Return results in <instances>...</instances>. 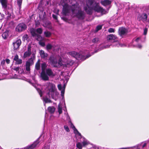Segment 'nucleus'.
Here are the masks:
<instances>
[{
  "mask_svg": "<svg viewBox=\"0 0 149 149\" xmlns=\"http://www.w3.org/2000/svg\"><path fill=\"white\" fill-rule=\"evenodd\" d=\"M62 5L63 6V13L64 15H66L69 13L71 10V11L73 14L76 13L77 12H78L77 15L78 18L80 19H83L84 18V13L80 10L78 5L75 4L72 7L69 6L67 3L63 4Z\"/></svg>",
  "mask_w": 149,
  "mask_h": 149,
  "instance_id": "nucleus-1",
  "label": "nucleus"
},
{
  "mask_svg": "<svg viewBox=\"0 0 149 149\" xmlns=\"http://www.w3.org/2000/svg\"><path fill=\"white\" fill-rule=\"evenodd\" d=\"M94 0H87L86 4L84 7V10L88 13L90 14L91 13L92 9L95 11L101 13L102 14L106 13L105 10L99 5L98 3H95Z\"/></svg>",
  "mask_w": 149,
  "mask_h": 149,
  "instance_id": "nucleus-2",
  "label": "nucleus"
},
{
  "mask_svg": "<svg viewBox=\"0 0 149 149\" xmlns=\"http://www.w3.org/2000/svg\"><path fill=\"white\" fill-rule=\"evenodd\" d=\"M69 54L70 55L74 57L77 59L82 61L84 60L91 56V55H87L86 57L85 54H83L82 52H80L79 53H78L74 51L69 52Z\"/></svg>",
  "mask_w": 149,
  "mask_h": 149,
  "instance_id": "nucleus-3",
  "label": "nucleus"
},
{
  "mask_svg": "<svg viewBox=\"0 0 149 149\" xmlns=\"http://www.w3.org/2000/svg\"><path fill=\"white\" fill-rule=\"evenodd\" d=\"M47 65L45 63H43L41 64L42 72L41 73V76L42 80L44 81L49 80V77L46 74L45 70L47 67Z\"/></svg>",
  "mask_w": 149,
  "mask_h": 149,
  "instance_id": "nucleus-4",
  "label": "nucleus"
},
{
  "mask_svg": "<svg viewBox=\"0 0 149 149\" xmlns=\"http://www.w3.org/2000/svg\"><path fill=\"white\" fill-rule=\"evenodd\" d=\"M35 54L33 53L32 54L31 57L26 62L25 67L26 70L28 71L30 70V67L33 64V61L35 58Z\"/></svg>",
  "mask_w": 149,
  "mask_h": 149,
  "instance_id": "nucleus-5",
  "label": "nucleus"
},
{
  "mask_svg": "<svg viewBox=\"0 0 149 149\" xmlns=\"http://www.w3.org/2000/svg\"><path fill=\"white\" fill-rule=\"evenodd\" d=\"M48 84V89L49 90V94L52 92L53 93H55L56 95H58V93L56 91V89L55 85L50 83H49Z\"/></svg>",
  "mask_w": 149,
  "mask_h": 149,
  "instance_id": "nucleus-6",
  "label": "nucleus"
},
{
  "mask_svg": "<svg viewBox=\"0 0 149 149\" xmlns=\"http://www.w3.org/2000/svg\"><path fill=\"white\" fill-rule=\"evenodd\" d=\"M128 32V30L127 29L124 27H121L118 29L119 34L121 36L126 35Z\"/></svg>",
  "mask_w": 149,
  "mask_h": 149,
  "instance_id": "nucleus-7",
  "label": "nucleus"
},
{
  "mask_svg": "<svg viewBox=\"0 0 149 149\" xmlns=\"http://www.w3.org/2000/svg\"><path fill=\"white\" fill-rule=\"evenodd\" d=\"M26 28V25L22 23L19 24L16 28V31L20 32L25 30Z\"/></svg>",
  "mask_w": 149,
  "mask_h": 149,
  "instance_id": "nucleus-8",
  "label": "nucleus"
},
{
  "mask_svg": "<svg viewBox=\"0 0 149 149\" xmlns=\"http://www.w3.org/2000/svg\"><path fill=\"white\" fill-rule=\"evenodd\" d=\"M30 31L33 36L37 37L36 39L38 41H40L42 40V37L40 35L36 33L35 29H31Z\"/></svg>",
  "mask_w": 149,
  "mask_h": 149,
  "instance_id": "nucleus-9",
  "label": "nucleus"
},
{
  "mask_svg": "<svg viewBox=\"0 0 149 149\" xmlns=\"http://www.w3.org/2000/svg\"><path fill=\"white\" fill-rule=\"evenodd\" d=\"M0 2L2 5L3 8L5 10H7L9 8L7 0H0Z\"/></svg>",
  "mask_w": 149,
  "mask_h": 149,
  "instance_id": "nucleus-10",
  "label": "nucleus"
},
{
  "mask_svg": "<svg viewBox=\"0 0 149 149\" xmlns=\"http://www.w3.org/2000/svg\"><path fill=\"white\" fill-rule=\"evenodd\" d=\"M21 42V41L19 39L17 40L15 42H13V49L15 50L19 49Z\"/></svg>",
  "mask_w": 149,
  "mask_h": 149,
  "instance_id": "nucleus-11",
  "label": "nucleus"
},
{
  "mask_svg": "<svg viewBox=\"0 0 149 149\" xmlns=\"http://www.w3.org/2000/svg\"><path fill=\"white\" fill-rule=\"evenodd\" d=\"M31 47L29 45L28 47L27 50L26 51L24 54L23 58H26L29 56L31 54Z\"/></svg>",
  "mask_w": 149,
  "mask_h": 149,
  "instance_id": "nucleus-12",
  "label": "nucleus"
},
{
  "mask_svg": "<svg viewBox=\"0 0 149 149\" xmlns=\"http://www.w3.org/2000/svg\"><path fill=\"white\" fill-rule=\"evenodd\" d=\"M45 73L48 77L49 76L51 77H53L56 75L55 74L52 72V70L49 68L46 69Z\"/></svg>",
  "mask_w": 149,
  "mask_h": 149,
  "instance_id": "nucleus-13",
  "label": "nucleus"
},
{
  "mask_svg": "<svg viewBox=\"0 0 149 149\" xmlns=\"http://www.w3.org/2000/svg\"><path fill=\"white\" fill-rule=\"evenodd\" d=\"M50 63L52 64L54 67H56L57 66V61L56 59L53 56L50 57L49 59Z\"/></svg>",
  "mask_w": 149,
  "mask_h": 149,
  "instance_id": "nucleus-14",
  "label": "nucleus"
},
{
  "mask_svg": "<svg viewBox=\"0 0 149 149\" xmlns=\"http://www.w3.org/2000/svg\"><path fill=\"white\" fill-rule=\"evenodd\" d=\"M39 53L40 55L42 58H46L47 56V54L45 53L44 51L42 50H40Z\"/></svg>",
  "mask_w": 149,
  "mask_h": 149,
  "instance_id": "nucleus-15",
  "label": "nucleus"
},
{
  "mask_svg": "<svg viewBox=\"0 0 149 149\" xmlns=\"http://www.w3.org/2000/svg\"><path fill=\"white\" fill-rule=\"evenodd\" d=\"M117 38V37L114 35L110 34L107 36V40H115Z\"/></svg>",
  "mask_w": 149,
  "mask_h": 149,
  "instance_id": "nucleus-16",
  "label": "nucleus"
},
{
  "mask_svg": "<svg viewBox=\"0 0 149 149\" xmlns=\"http://www.w3.org/2000/svg\"><path fill=\"white\" fill-rule=\"evenodd\" d=\"M101 3L102 5L106 6L110 4L111 3V1L108 0H104L101 1Z\"/></svg>",
  "mask_w": 149,
  "mask_h": 149,
  "instance_id": "nucleus-17",
  "label": "nucleus"
},
{
  "mask_svg": "<svg viewBox=\"0 0 149 149\" xmlns=\"http://www.w3.org/2000/svg\"><path fill=\"white\" fill-rule=\"evenodd\" d=\"M48 111L51 113H53L55 110V108L53 106L49 107H48Z\"/></svg>",
  "mask_w": 149,
  "mask_h": 149,
  "instance_id": "nucleus-18",
  "label": "nucleus"
},
{
  "mask_svg": "<svg viewBox=\"0 0 149 149\" xmlns=\"http://www.w3.org/2000/svg\"><path fill=\"white\" fill-rule=\"evenodd\" d=\"M8 36V31H6L3 33L2 36L4 39H7Z\"/></svg>",
  "mask_w": 149,
  "mask_h": 149,
  "instance_id": "nucleus-19",
  "label": "nucleus"
},
{
  "mask_svg": "<svg viewBox=\"0 0 149 149\" xmlns=\"http://www.w3.org/2000/svg\"><path fill=\"white\" fill-rule=\"evenodd\" d=\"M44 34L45 37L49 38L51 36V33L50 32L47 31L44 32Z\"/></svg>",
  "mask_w": 149,
  "mask_h": 149,
  "instance_id": "nucleus-20",
  "label": "nucleus"
},
{
  "mask_svg": "<svg viewBox=\"0 0 149 149\" xmlns=\"http://www.w3.org/2000/svg\"><path fill=\"white\" fill-rule=\"evenodd\" d=\"M46 48L48 50H50L52 49H53L54 50L55 49L54 48V46L49 44H48L47 45Z\"/></svg>",
  "mask_w": 149,
  "mask_h": 149,
  "instance_id": "nucleus-21",
  "label": "nucleus"
},
{
  "mask_svg": "<svg viewBox=\"0 0 149 149\" xmlns=\"http://www.w3.org/2000/svg\"><path fill=\"white\" fill-rule=\"evenodd\" d=\"M76 146L79 149H82L83 146V145H82V143L79 142L77 144Z\"/></svg>",
  "mask_w": 149,
  "mask_h": 149,
  "instance_id": "nucleus-22",
  "label": "nucleus"
},
{
  "mask_svg": "<svg viewBox=\"0 0 149 149\" xmlns=\"http://www.w3.org/2000/svg\"><path fill=\"white\" fill-rule=\"evenodd\" d=\"M36 68L37 70H38L40 68V63L39 61H38L36 65Z\"/></svg>",
  "mask_w": 149,
  "mask_h": 149,
  "instance_id": "nucleus-23",
  "label": "nucleus"
},
{
  "mask_svg": "<svg viewBox=\"0 0 149 149\" xmlns=\"http://www.w3.org/2000/svg\"><path fill=\"white\" fill-rule=\"evenodd\" d=\"M58 112L59 114H60L62 113V107L60 105H58Z\"/></svg>",
  "mask_w": 149,
  "mask_h": 149,
  "instance_id": "nucleus-24",
  "label": "nucleus"
},
{
  "mask_svg": "<svg viewBox=\"0 0 149 149\" xmlns=\"http://www.w3.org/2000/svg\"><path fill=\"white\" fill-rule=\"evenodd\" d=\"M74 63V62L73 61H68L67 63V66H71L73 65Z\"/></svg>",
  "mask_w": 149,
  "mask_h": 149,
  "instance_id": "nucleus-25",
  "label": "nucleus"
},
{
  "mask_svg": "<svg viewBox=\"0 0 149 149\" xmlns=\"http://www.w3.org/2000/svg\"><path fill=\"white\" fill-rule=\"evenodd\" d=\"M22 0H17V4L19 6V8L20 9Z\"/></svg>",
  "mask_w": 149,
  "mask_h": 149,
  "instance_id": "nucleus-26",
  "label": "nucleus"
},
{
  "mask_svg": "<svg viewBox=\"0 0 149 149\" xmlns=\"http://www.w3.org/2000/svg\"><path fill=\"white\" fill-rule=\"evenodd\" d=\"M49 94L51 95L53 99H55L56 97L58 95H56L55 93H53L52 92H51Z\"/></svg>",
  "mask_w": 149,
  "mask_h": 149,
  "instance_id": "nucleus-27",
  "label": "nucleus"
},
{
  "mask_svg": "<svg viewBox=\"0 0 149 149\" xmlns=\"http://www.w3.org/2000/svg\"><path fill=\"white\" fill-rule=\"evenodd\" d=\"M42 32V29L41 28H39L37 29L36 32L39 34H41Z\"/></svg>",
  "mask_w": 149,
  "mask_h": 149,
  "instance_id": "nucleus-28",
  "label": "nucleus"
},
{
  "mask_svg": "<svg viewBox=\"0 0 149 149\" xmlns=\"http://www.w3.org/2000/svg\"><path fill=\"white\" fill-rule=\"evenodd\" d=\"M22 63V60L20 59H18L16 61V63L18 64H21Z\"/></svg>",
  "mask_w": 149,
  "mask_h": 149,
  "instance_id": "nucleus-29",
  "label": "nucleus"
},
{
  "mask_svg": "<svg viewBox=\"0 0 149 149\" xmlns=\"http://www.w3.org/2000/svg\"><path fill=\"white\" fill-rule=\"evenodd\" d=\"M99 41V38H95L93 39L92 40V42L93 43H96Z\"/></svg>",
  "mask_w": 149,
  "mask_h": 149,
  "instance_id": "nucleus-30",
  "label": "nucleus"
},
{
  "mask_svg": "<svg viewBox=\"0 0 149 149\" xmlns=\"http://www.w3.org/2000/svg\"><path fill=\"white\" fill-rule=\"evenodd\" d=\"M83 146H85L88 145V143L87 141H84L82 142Z\"/></svg>",
  "mask_w": 149,
  "mask_h": 149,
  "instance_id": "nucleus-31",
  "label": "nucleus"
},
{
  "mask_svg": "<svg viewBox=\"0 0 149 149\" xmlns=\"http://www.w3.org/2000/svg\"><path fill=\"white\" fill-rule=\"evenodd\" d=\"M142 16L143 17V19L146 20L147 18V15L146 13H144L142 15Z\"/></svg>",
  "mask_w": 149,
  "mask_h": 149,
  "instance_id": "nucleus-32",
  "label": "nucleus"
},
{
  "mask_svg": "<svg viewBox=\"0 0 149 149\" xmlns=\"http://www.w3.org/2000/svg\"><path fill=\"white\" fill-rule=\"evenodd\" d=\"M108 31L109 33H113L115 32V29L112 28H110L109 29Z\"/></svg>",
  "mask_w": 149,
  "mask_h": 149,
  "instance_id": "nucleus-33",
  "label": "nucleus"
},
{
  "mask_svg": "<svg viewBox=\"0 0 149 149\" xmlns=\"http://www.w3.org/2000/svg\"><path fill=\"white\" fill-rule=\"evenodd\" d=\"M102 28V26L101 25H99L97 26L96 28V32H97L99 30L101 29Z\"/></svg>",
  "mask_w": 149,
  "mask_h": 149,
  "instance_id": "nucleus-34",
  "label": "nucleus"
},
{
  "mask_svg": "<svg viewBox=\"0 0 149 149\" xmlns=\"http://www.w3.org/2000/svg\"><path fill=\"white\" fill-rule=\"evenodd\" d=\"M44 100L45 103L50 102H51V100L47 98H44Z\"/></svg>",
  "mask_w": 149,
  "mask_h": 149,
  "instance_id": "nucleus-35",
  "label": "nucleus"
},
{
  "mask_svg": "<svg viewBox=\"0 0 149 149\" xmlns=\"http://www.w3.org/2000/svg\"><path fill=\"white\" fill-rule=\"evenodd\" d=\"M4 18V15L3 14H1L0 12V20L3 19Z\"/></svg>",
  "mask_w": 149,
  "mask_h": 149,
  "instance_id": "nucleus-36",
  "label": "nucleus"
},
{
  "mask_svg": "<svg viewBox=\"0 0 149 149\" xmlns=\"http://www.w3.org/2000/svg\"><path fill=\"white\" fill-rule=\"evenodd\" d=\"M137 18H138V19H139V20H141L142 19H143V17L142 16V15H139L138 16Z\"/></svg>",
  "mask_w": 149,
  "mask_h": 149,
  "instance_id": "nucleus-37",
  "label": "nucleus"
},
{
  "mask_svg": "<svg viewBox=\"0 0 149 149\" xmlns=\"http://www.w3.org/2000/svg\"><path fill=\"white\" fill-rule=\"evenodd\" d=\"M19 59L18 56L17 54H16L15 56L13 59L16 61Z\"/></svg>",
  "mask_w": 149,
  "mask_h": 149,
  "instance_id": "nucleus-38",
  "label": "nucleus"
},
{
  "mask_svg": "<svg viewBox=\"0 0 149 149\" xmlns=\"http://www.w3.org/2000/svg\"><path fill=\"white\" fill-rule=\"evenodd\" d=\"M64 128L65 129V130L67 132H69V129L68 127L67 126L65 125L64 126Z\"/></svg>",
  "mask_w": 149,
  "mask_h": 149,
  "instance_id": "nucleus-39",
  "label": "nucleus"
},
{
  "mask_svg": "<svg viewBox=\"0 0 149 149\" xmlns=\"http://www.w3.org/2000/svg\"><path fill=\"white\" fill-rule=\"evenodd\" d=\"M42 40L40 41H39V44L40 45H42V46H44L45 45V43L44 42H41V41L42 40Z\"/></svg>",
  "mask_w": 149,
  "mask_h": 149,
  "instance_id": "nucleus-40",
  "label": "nucleus"
},
{
  "mask_svg": "<svg viewBox=\"0 0 149 149\" xmlns=\"http://www.w3.org/2000/svg\"><path fill=\"white\" fill-rule=\"evenodd\" d=\"M65 88H64L63 89H62V90H61V96H62V97H63L64 95V92H65Z\"/></svg>",
  "mask_w": 149,
  "mask_h": 149,
  "instance_id": "nucleus-41",
  "label": "nucleus"
},
{
  "mask_svg": "<svg viewBox=\"0 0 149 149\" xmlns=\"http://www.w3.org/2000/svg\"><path fill=\"white\" fill-rule=\"evenodd\" d=\"M71 125H72V127L74 129H74V131L75 130H76V131L78 132V133L79 134V135H81V134L79 133L77 131V130H76V128H75L74 127V126L73 125V124H72V123H71Z\"/></svg>",
  "mask_w": 149,
  "mask_h": 149,
  "instance_id": "nucleus-42",
  "label": "nucleus"
},
{
  "mask_svg": "<svg viewBox=\"0 0 149 149\" xmlns=\"http://www.w3.org/2000/svg\"><path fill=\"white\" fill-rule=\"evenodd\" d=\"M58 89L60 90H61L62 89V87L61 86V84H58Z\"/></svg>",
  "mask_w": 149,
  "mask_h": 149,
  "instance_id": "nucleus-43",
  "label": "nucleus"
},
{
  "mask_svg": "<svg viewBox=\"0 0 149 149\" xmlns=\"http://www.w3.org/2000/svg\"><path fill=\"white\" fill-rule=\"evenodd\" d=\"M61 58H60L59 59V62L58 63V64H59V65L61 66L62 65V62H61Z\"/></svg>",
  "mask_w": 149,
  "mask_h": 149,
  "instance_id": "nucleus-44",
  "label": "nucleus"
},
{
  "mask_svg": "<svg viewBox=\"0 0 149 149\" xmlns=\"http://www.w3.org/2000/svg\"><path fill=\"white\" fill-rule=\"evenodd\" d=\"M52 17L55 19H57V16L56 15H53Z\"/></svg>",
  "mask_w": 149,
  "mask_h": 149,
  "instance_id": "nucleus-45",
  "label": "nucleus"
},
{
  "mask_svg": "<svg viewBox=\"0 0 149 149\" xmlns=\"http://www.w3.org/2000/svg\"><path fill=\"white\" fill-rule=\"evenodd\" d=\"M147 29H145L144 31V34L146 35L147 34Z\"/></svg>",
  "mask_w": 149,
  "mask_h": 149,
  "instance_id": "nucleus-46",
  "label": "nucleus"
},
{
  "mask_svg": "<svg viewBox=\"0 0 149 149\" xmlns=\"http://www.w3.org/2000/svg\"><path fill=\"white\" fill-rule=\"evenodd\" d=\"M19 67H16L15 68H14V70H16V71H18L19 70Z\"/></svg>",
  "mask_w": 149,
  "mask_h": 149,
  "instance_id": "nucleus-47",
  "label": "nucleus"
},
{
  "mask_svg": "<svg viewBox=\"0 0 149 149\" xmlns=\"http://www.w3.org/2000/svg\"><path fill=\"white\" fill-rule=\"evenodd\" d=\"M6 62L8 64L10 63V60L8 59H6Z\"/></svg>",
  "mask_w": 149,
  "mask_h": 149,
  "instance_id": "nucleus-48",
  "label": "nucleus"
},
{
  "mask_svg": "<svg viewBox=\"0 0 149 149\" xmlns=\"http://www.w3.org/2000/svg\"><path fill=\"white\" fill-rule=\"evenodd\" d=\"M146 10L148 12H149V6L147 7Z\"/></svg>",
  "mask_w": 149,
  "mask_h": 149,
  "instance_id": "nucleus-49",
  "label": "nucleus"
},
{
  "mask_svg": "<svg viewBox=\"0 0 149 149\" xmlns=\"http://www.w3.org/2000/svg\"><path fill=\"white\" fill-rule=\"evenodd\" d=\"M146 143H144L143 145L142 146V148H144L146 145Z\"/></svg>",
  "mask_w": 149,
  "mask_h": 149,
  "instance_id": "nucleus-50",
  "label": "nucleus"
},
{
  "mask_svg": "<svg viewBox=\"0 0 149 149\" xmlns=\"http://www.w3.org/2000/svg\"><path fill=\"white\" fill-rule=\"evenodd\" d=\"M139 39H140L139 38H138L136 39L135 41L136 42H138V40H139Z\"/></svg>",
  "mask_w": 149,
  "mask_h": 149,
  "instance_id": "nucleus-51",
  "label": "nucleus"
},
{
  "mask_svg": "<svg viewBox=\"0 0 149 149\" xmlns=\"http://www.w3.org/2000/svg\"><path fill=\"white\" fill-rule=\"evenodd\" d=\"M39 94L41 97L42 96V93L41 91L39 93Z\"/></svg>",
  "mask_w": 149,
  "mask_h": 149,
  "instance_id": "nucleus-52",
  "label": "nucleus"
},
{
  "mask_svg": "<svg viewBox=\"0 0 149 149\" xmlns=\"http://www.w3.org/2000/svg\"><path fill=\"white\" fill-rule=\"evenodd\" d=\"M109 47V45H107V47H106V46L104 47V48H106Z\"/></svg>",
  "mask_w": 149,
  "mask_h": 149,
  "instance_id": "nucleus-53",
  "label": "nucleus"
},
{
  "mask_svg": "<svg viewBox=\"0 0 149 149\" xmlns=\"http://www.w3.org/2000/svg\"><path fill=\"white\" fill-rule=\"evenodd\" d=\"M138 47L139 48H140L141 47V45H139Z\"/></svg>",
  "mask_w": 149,
  "mask_h": 149,
  "instance_id": "nucleus-54",
  "label": "nucleus"
},
{
  "mask_svg": "<svg viewBox=\"0 0 149 149\" xmlns=\"http://www.w3.org/2000/svg\"><path fill=\"white\" fill-rule=\"evenodd\" d=\"M9 18H10V16H8L7 19H8Z\"/></svg>",
  "mask_w": 149,
  "mask_h": 149,
  "instance_id": "nucleus-55",
  "label": "nucleus"
},
{
  "mask_svg": "<svg viewBox=\"0 0 149 149\" xmlns=\"http://www.w3.org/2000/svg\"><path fill=\"white\" fill-rule=\"evenodd\" d=\"M97 51H97V50H95V53H96V52H97Z\"/></svg>",
  "mask_w": 149,
  "mask_h": 149,
  "instance_id": "nucleus-56",
  "label": "nucleus"
},
{
  "mask_svg": "<svg viewBox=\"0 0 149 149\" xmlns=\"http://www.w3.org/2000/svg\"><path fill=\"white\" fill-rule=\"evenodd\" d=\"M102 50V49H99V50L98 51H100V50Z\"/></svg>",
  "mask_w": 149,
  "mask_h": 149,
  "instance_id": "nucleus-57",
  "label": "nucleus"
},
{
  "mask_svg": "<svg viewBox=\"0 0 149 149\" xmlns=\"http://www.w3.org/2000/svg\"><path fill=\"white\" fill-rule=\"evenodd\" d=\"M26 37H27V35H26Z\"/></svg>",
  "mask_w": 149,
  "mask_h": 149,
  "instance_id": "nucleus-58",
  "label": "nucleus"
}]
</instances>
